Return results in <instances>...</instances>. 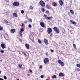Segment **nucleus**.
I'll use <instances>...</instances> for the list:
<instances>
[{"instance_id":"1","label":"nucleus","mask_w":80,"mask_h":80,"mask_svg":"<svg viewBox=\"0 0 80 80\" xmlns=\"http://www.w3.org/2000/svg\"><path fill=\"white\" fill-rule=\"evenodd\" d=\"M39 5L42 7H44L45 5V2H43V1L42 0H41L39 2Z\"/></svg>"},{"instance_id":"41","label":"nucleus","mask_w":80,"mask_h":80,"mask_svg":"<svg viewBox=\"0 0 80 80\" xmlns=\"http://www.w3.org/2000/svg\"><path fill=\"white\" fill-rule=\"evenodd\" d=\"M50 51L51 52H54V51L52 49H50Z\"/></svg>"},{"instance_id":"46","label":"nucleus","mask_w":80,"mask_h":80,"mask_svg":"<svg viewBox=\"0 0 80 80\" xmlns=\"http://www.w3.org/2000/svg\"><path fill=\"white\" fill-rule=\"evenodd\" d=\"M5 22L6 23H8V22L7 20Z\"/></svg>"},{"instance_id":"54","label":"nucleus","mask_w":80,"mask_h":80,"mask_svg":"<svg viewBox=\"0 0 80 80\" xmlns=\"http://www.w3.org/2000/svg\"><path fill=\"white\" fill-rule=\"evenodd\" d=\"M8 50H10V48H8Z\"/></svg>"},{"instance_id":"24","label":"nucleus","mask_w":80,"mask_h":80,"mask_svg":"<svg viewBox=\"0 0 80 80\" xmlns=\"http://www.w3.org/2000/svg\"><path fill=\"white\" fill-rule=\"evenodd\" d=\"M57 3L55 2H54L53 4V6H54V7H55L56 6H57Z\"/></svg>"},{"instance_id":"33","label":"nucleus","mask_w":80,"mask_h":80,"mask_svg":"<svg viewBox=\"0 0 80 80\" xmlns=\"http://www.w3.org/2000/svg\"><path fill=\"white\" fill-rule=\"evenodd\" d=\"M4 79H5V80H7V77H6V76H4Z\"/></svg>"},{"instance_id":"34","label":"nucleus","mask_w":80,"mask_h":80,"mask_svg":"<svg viewBox=\"0 0 80 80\" xmlns=\"http://www.w3.org/2000/svg\"><path fill=\"white\" fill-rule=\"evenodd\" d=\"M3 30V28L0 26V30Z\"/></svg>"},{"instance_id":"11","label":"nucleus","mask_w":80,"mask_h":80,"mask_svg":"<svg viewBox=\"0 0 80 80\" xmlns=\"http://www.w3.org/2000/svg\"><path fill=\"white\" fill-rule=\"evenodd\" d=\"M46 7L48 9H52V8L50 7V6L48 4H47Z\"/></svg>"},{"instance_id":"23","label":"nucleus","mask_w":80,"mask_h":80,"mask_svg":"<svg viewBox=\"0 0 80 80\" xmlns=\"http://www.w3.org/2000/svg\"><path fill=\"white\" fill-rule=\"evenodd\" d=\"M51 18H52V17L48 16L46 20H48V19L49 20H50V19H51Z\"/></svg>"},{"instance_id":"5","label":"nucleus","mask_w":80,"mask_h":80,"mask_svg":"<svg viewBox=\"0 0 80 80\" xmlns=\"http://www.w3.org/2000/svg\"><path fill=\"white\" fill-rule=\"evenodd\" d=\"M47 32L48 34H50L52 32V29L50 28H48Z\"/></svg>"},{"instance_id":"49","label":"nucleus","mask_w":80,"mask_h":80,"mask_svg":"<svg viewBox=\"0 0 80 80\" xmlns=\"http://www.w3.org/2000/svg\"><path fill=\"white\" fill-rule=\"evenodd\" d=\"M0 80H4L2 78H0Z\"/></svg>"},{"instance_id":"47","label":"nucleus","mask_w":80,"mask_h":80,"mask_svg":"<svg viewBox=\"0 0 80 80\" xmlns=\"http://www.w3.org/2000/svg\"><path fill=\"white\" fill-rule=\"evenodd\" d=\"M19 41H20V42H22V39H20L19 40Z\"/></svg>"},{"instance_id":"17","label":"nucleus","mask_w":80,"mask_h":80,"mask_svg":"<svg viewBox=\"0 0 80 80\" xmlns=\"http://www.w3.org/2000/svg\"><path fill=\"white\" fill-rule=\"evenodd\" d=\"M11 32L12 33H13L15 32V29H11Z\"/></svg>"},{"instance_id":"40","label":"nucleus","mask_w":80,"mask_h":80,"mask_svg":"<svg viewBox=\"0 0 80 80\" xmlns=\"http://www.w3.org/2000/svg\"><path fill=\"white\" fill-rule=\"evenodd\" d=\"M46 13H49V11L48 10L46 11Z\"/></svg>"},{"instance_id":"44","label":"nucleus","mask_w":80,"mask_h":80,"mask_svg":"<svg viewBox=\"0 0 80 80\" xmlns=\"http://www.w3.org/2000/svg\"><path fill=\"white\" fill-rule=\"evenodd\" d=\"M24 23H25V24H26L27 23V21H24Z\"/></svg>"},{"instance_id":"50","label":"nucleus","mask_w":80,"mask_h":80,"mask_svg":"<svg viewBox=\"0 0 80 80\" xmlns=\"http://www.w3.org/2000/svg\"><path fill=\"white\" fill-rule=\"evenodd\" d=\"M23 25H24V24L23 23H22L21 26H23Z\"/></svg>"},{"instance_id":"18","label":"nucleus","mask_w":80,"mask_h":80,"mask_svg":"<svg viewBox=\"0 0 80 80\" xmlns=\"http://www.w3.org/2000/svg\"><path fill=\"white\" fill-rule=\"evenodd\" d=\"M13 16H14V17H17V14H16V13L14 12V13H13Z\"/></svg>"},{"instance_id":"52","label":"nucleus","mask_w":80,"mask_h":80,"mask_svg":"<svg viewBox=\"0 0 80 80\" xmlns=\"http://www.w3.org/2000/svg\"><path fill=\"white\" fill-rule=\"evenodd\" d=\"M1 73H2V71L0 70V74H1Z\"/></svg>"},{"instance_id":"8","label":"nucleus","mask_w":80,"mask_h":80,"mask_svg":"<svg viewBox=\"0 0 80 80\" xmlns=\"http://www.w3.org/2000/svg\"><path fill=\"white\" fill-rule=\"evenodd\" d=\"M59 77H64L65 76V74L63 73L62 72H60L59 74Z\"/></svg>"},{"instance_id":"35","label":"nucleus","mask_w":80,"mask_h":80,"mask_svg":"<svg viewBox=\"0 0 80 80\" xmlns=\"http://www.w3.org/2000/svg\"><path fill=\"white\" fill-rule=\"evenodd\" d=\"M0 52L1 53H4V51H3V50H1L0 51Z\"/></svg>"},{"instance_id":"3","label":"nucleus","mask_w":80,"mask_h":80,"mask_svg":"<svg viewBox=\"0 0 80 80\" xmlns=\"http://www.w3.org/2000/svg\"><path fill=\"white\" fill-rule=\"evenodd\" d=\"M58 63H59V64H61V65L62 66V67H63L64 65H65L64 62H62V61H61L60 60H59L58 61Z\"/></svg>"},{"instance_id":"28","label":"nucleus","mask_w":80,"mask_h":80,"mask_svg":"<svg viewBox=\"0 0 80 80\" xmlns=\"http://www.w3.org/2000/svg\"><path fill=\"white\" fill-rule=\"evenodd\" d=\"M41 10L43 12H45V9H44L43 8H41Z\"/></svg>"},{"instance_id":"51","label":"nucleus","mask_w":80,"mask_h":80,"mask_svg":"<svg viewBox=\"0 0 80 80\" xmlns=\"http://www.w3.org/2000/svg\"><path fill=\"white\" fill-rule=\"evenodd\" d=\"M50 36H52V33H50Z\"/></svg>"},{"instance_id":"12","label":"nucleus","mask_w":80,"mask_h":80,"mask_svg":"<svg viewBox=\"0 0 80 80\" xmlns=\"http://www.w3.org/2000/svg\"><path fill=\"white\" fill-rule=\"evenodd\" d=\"M70 11L71 13V15H73L75 14V12H74V11H73V10H70Z\"/></svg>"},{"instance_id":"37","label":"nucleus","mask_w":80,"mask_h":80,"mask_svg":"<svg viewBox=\"0 0 80 80\" xmlns=\"http://www.w3.org/2000/svg\"><path fill=\"white\" fill-rule=\"evenodd\" d=\"M21 13H24V11L23 10H22L21 11Z\"/></svg>"},{"instance_id":"59","label":"nucleus","mask_w":80,"mask_h":80,"mask_svg":"<svg viewBox=\"0 0 80 80\" xmlns=\"http://www.w3.org/2000/svg\"><path fill=\"white\" fill-rule=\"evenodd\" d=\"M69 13H70V12H69Z\"/></svg>"},{"instance_id":"26","label":"nucleus","mask_w":80,"mask_h":80,"mask_svg":"<svg viewBox=\"0 0 80 80\" xmlns=\"http://www.w3.org/2000/svg\"><path fill=\"white\" fill-rule=\"evenodd\" d=\"M52 78H57V76H56V75H54L53 77H52Z\"/></svg>"},{"instance_id":"9","label":"nucleus","mask_w":80,"mask_h":80,"mask_svg":"<svg viewBox=\"0 0 80 80\" xmlns=\"http://www.w3.org/2000/svg\"><path fill=\"white\" fill-rule=\"evenodd\" d=\"M44 42L46 45H48V40L47 39H44Z\"/></svg>"},{"instance_id":"32","label":"nucleus","mask_w":80,"mask_h":80,"mask_svg":"<svg viewBox=\"0 0 80 80\" xmlns=\"http://www.w3.org/2000/svg\"><path fill=\"white\" fill-rule=\"evenodd\" d=\"M73 47L74 48H76V45L75 44H73Z\"/></svg>"},{"instance_id":"58","label":"nucleus","mask_w":80,"mask_h":80,"mask_svg":"<svg viewBox=\"0 0 80 80\" xmlns=\"http://www.w3.org/2000/svg\"><path fill=\"white\" fill-rule=\"evenodd\" d=\"M17 80H19V79H17Z\"/></svg>"},{"instance_id":"25","label":"nucleus","mask_w":80,"mask_h":80,"mask_svg":"<svg viewBox=\"0 0 80 80\" xmlns=\"http://www.w3.org/2000/svg\"><path fill=\"white\" fill-rule=\"evenodd\" d=\"M44 17L45 19L47 20V18L48 17V16H47V15L46 14H44Z\"/></svg>"},{"instance_id":"39","label":"nucleus","mask_w":80,"mask_h":80,"mask_svg":"<svg viewBox=\"0 0 80 80\" xmlns=\"http://www.w3.org/2000/svg\"><path fill=\"white\" fill-rule=\"evenodd\" d=\"M41 78H43L44 77L43 76V75H41V77H40Z\"/></svg>"},{"instance_id":"14","label":"nucleus","mask_w":80,"mask_h":80,"mask_svg":"<svg viewBox=\"0 0 80 80\" xmlns=\"http://www.w3.org/2000/svg\"><path fill=\"white\" fill-rule=\"evenodd\" d=\"M70 22L71 23H72V24H74V25H76V22H75L74 21H72V20H70Z\"/></svg>"},{"instance_id":"19","label":"nucleus","mask_w":80,"mask_h":80,"mask_svg":"<svg viewBox=\"0 0 80 80\" xmlns=\"http://www.w3.org/2000/svg\"><path fill=\"white\" fill-rule=\"evenodd\" d=\"M18 68H21V69H22V66L20 64H19Z\"/></svg>"},{"instance_id":"55","label":"nucleus","mask_w":80,"mask_h":80,"mask_svg":"<svg viewBox=\"0 0 80 80\" xmlns=\"http://www.w3.org/2000/svg\"><path fill=\"white\" fill-rule=\"evenodd\" d=\"M32 64H33V65H34V62H32Z\"/></svg>"},{"instance_id":"45","label":"nucleus","mask_w":80,"mask_h":80,"mask_svg":"<svg viewBox=\"0 0 80 80\" xmlns=\"http://www.w3.org/2000/svg\"><path fill=\"white\" fill-rule=\"evenodd\" d=\"M29 72H30L31 73H32V70H31V69H30V70H29Z\"/></svg>"},{"instance_id":"20","label":"nucleus","mask_w":80,"mask_h":80,"mask_svg":"<svg viewBox=\"0 0 80 80\" xmlns=\"http://www.w3.org/2000/svg\"><path fill=\"white\" fill-rule=\"evenodd\" d=\"M28 21L29 22H30V23H32V19H31V18H29L28 20Z\"/></svg>"},{"instance_id":"6","label":"nucleus","mask_w":80,"mask_h":80,"mask_svg":"<svg viewBox=\"0 0 80 80\" xmlns=\"http://www.w3.org/2000/svg\"><path fill=\"white\" fill-rule=\"evenodd\" d=\"M44 63L46 64L47 63H48L49 62V59L47 58H45L43 60Z\"/></svg>"},{"instance_id":"57","label":"nucleus","mask_w":80,"mask_h":80,"mask_svg":"<svg viewBox=\"0 0 80 80\" xmlns=\"http://www.w3.org/2000/svg\"><path fill=\"white\" fill-rule=\"evenodd\" d=\"M46 80H49V79H47Z\"/></svg>"},{"instance_id":"7","label":"nucleus","mask_w":80,"mask_h":80,"mask_svg":"<svg viewBox=\"0 0 80 80\" xmlns=\"http://www.w3.org/2000/svg\"><path fill=\"white\" fill-rule=\"evenodd\" d=\"M40 25L42 27H43V28H45V23L44 22H41L40 23Z\"/></svg>"},{"instance_id":"27","label":"nucleus","mask_w":80,"mask_h":80,"mask_svg":"<svg viewBox=\"0 0 80 80\" xmlns=\"http://www.w3.org/2000/svg\"><path fill=\"white\" fill-rule=\"evenodd\" d=\"M22 32H21V31H20L19 35L20 36H21V37H23V35H22Z\"/></svg>"},{"instance_id":"60","label":"nucleus","mask_w":80,"mask_h":80,"mask_svg":"<svg viewBox=\"0 0 80 80\" xmlns=\"http://www.w3.org/2000/svg\"><path fill=\"white\" fill-rule=\"evenodd\" d=\"M7 35V36H8V34Z\"/></svg>"},{"instance_id":"48","label":"nucleus","mask_w":80,"mask_h":80,"mask_svg":"<svg viewBox=\"0 0 80 80\" xmlns=\"http://www.w3.org/2000/svg\"><path fill=\"white\" fill-rule=\"evenodd\" d=\"M46 55H48V52H46Z\"/></svg>"},{"instance_id":"13","label":"nucleus","mask_w":80,"mask_h":80,"mask_svg":"<svg viewBox=\"0 0 80 80\" xmlns=\"http://www.w3.org/2000/svg\"><path fill=\"white\" fill-rule=\"evenodd\" d=\"M1 46L2 48L4 49L5 48V44L4 43H2L1 44Z\"/></svg>"},{"instance_id":"31","label":"nucleus","mask_w":80,"mask_h":80,"mask_svg":"<svg viewBox=\"0 0 80 80\" xmlns=\"http://www.w3.org/2000/svg\"><path fill=\"white\" fill-rule=\"evenodd\" d=\"M77 67H79V68H80V65L78 64H77Z\"/></svg>"},{"instance_id":"42","label":"nucleus","mask_w":80,"mask_h":80,"mask_svg":"<svg viewBox=\"0 0 80 80\" xmlns=\"http://www.w3.org/2000/svg\"><path fill=\"white\" fill-rule=\"evenodd\" d=\"M40 68H42V65H40L39 66Z\"/></svg>"},{"instance_id":"43","label":"nucleus","mask_w":80,"mask_h":80,"mask_svg":"<svg viewBox=\"0 0 80 80\" xmlns=\"http://www.w3.org/2000/svg\"><path fill=\"white\" fill-rule=\"evenodd\" d=\"M77 71H78V72H79L80 71V69L78 68H77L76 69Z\"/></svg>"},{"instance_id":"10","label":"nucleus","mask_w":80,"mask_h":80,"mask_svg":"<svg viewBox=\"0 0 80 80\" xmlns=\"http://www.w3.org/2000/svg\"><path fill=\"white\" fill-rule=\"evenodd\" d=\"M59 3L61 6H62L63 4V2L62 1V0H59Z\"/></svg>"},{"instance_id":"30","label":"nucleus","mask_w":80,"mask_h":80,"mask_svg":"<svg viewBox=\"0 0 80 80\" xmlns=\"http://www.w3.org/2000/svg\"><path fill=\"white\" fill-rule=\"evenodd\" d=\"M43 31V30H42V29L40 28L39 29V32H42V31Z\"/></svg>"},{"instance_id":"36","label":"nucleus","mask_w":80,"mask_h":80,"mask_svg":"<svg viewBox=\"0 0 80 80\" xmlns=\"http://www.w3.org/2000/svg\"><path fill=\"white\" fill-rule=\"evenodd\" d=\"M28 27H29V28H32V25H31V24H29L28 25Z\"/></svg>"},{"instance_id":"21","label":"nucleus","mask_w":80,"mask_h":80,"mask_svg":"<svg viewBox=\"0 0 80 80\" xmlns=\"http://www.w3.org/2000/svg\"><path fill=\"white\" fill-rule=\"evenodd\" d=\"M20 32H24V29L23 28H21L20 29Z\"/></svg>"},{"instance_id":"56","label":"nucleus","mask_w":80,"mask_h":80,"mask_svg":"<svg viewBox=\"0 0 80 80\" xmlns=\"http://www.w3.org/2000/svg\"><path fill=\"white\" fill-rule=\"evenodd\" d=\"M65 42H66V44H67V42L65 41Z\"/></svg>"},{"instance_id":"22","label":"nucleus","mask_w":80,"mask_h":80,"mask_svg":"<svg viewBox=\"0 0 80 80\" xmlns=\"http://www.w3.org/2000/svg\"><path fill=\"white\" fill-rule=\"evenodd\" d=\"M38 42L39 43L41 44L42 43V41L41 40H40L39 39L38 40Z\"/></svg>"},{"instance_id":"16","label":"nucleus","mask_w":80,"mask_h":80,"mask_svg":"<svg viewBox=\"0 0 80 80\" xmlns=\"http://www.w3.org/2000/svg\"><path fill=\"white\" fill-rule=\"evenodd\" d=\"M62 32L63 33H66V31H65V30L64 28H62Z\"/></svg>"},{"instance_id":"53","label":"nucleus","mask_w":80,"mask_h":80,"mask_svg":"<svg viewBox=\"0 0 80 80\" xmlns=\"http://www.w3.org/2000/svg\"><path fill=\"white\" fill-rule=\"evenodd\" d=\"M0 61L1 62H2V60H0Z\"/></svg>"},{"instance_id":"38","label":"nucleus","mask_w":80,"mask_h":80,"mask_svg":"<svg viewBox=\"0 0 80 80\" xmlns=\"http://www.w3.org/2000/svg\"><path fill=\"white\" fill-rule=\"evenodd\" d=\"M22 53H23V54H24V55H25V56H27V54H26V53H25L24 52H23Z\"/></svg>"},{"instance_id":"2","label":"nucleus","mask_w":80,"mask_h":80,"mask_svg":"<svg viewBox=\"0 0 80 80\" xmlns=\"http://www.w3.org/2000/svg\"><path fill=\"white\" fill-rule=\"evenodd\" d=\"M53 30L54 31H56V32L57 33H60V30H59V29L57 28V27H54L53 28Z\"/></svg>"},{"instance_id":"4","label":"nucleus","mask_w":80,"mask_h":80,"mask_svg":"<svg viewBox=\"0 0 80 80\" xmlns=\"http://www.w3.org/2000/svg\"><path fill=\"white\" fill-rule=\"evenodd\" d=\"M13 5L15 7H18L20 5V3L18 2H14L13 3Z\"/></svg>"},{"instance_id":"15","label":"nucleus","mask_w":80,"mask_h":80,"mask_svg":"<svg viewBox=\"0 0 80 80\" xmlns=\"http://www.w3.org/2000/svg\"><path fill=\"white\" fill-rule=\"evenodd\" d=\"M25 47L27 49H28L29 48V44H26Z\"/></svg>"},{"instance_id":"29","label":"nucleus","mask_w":80,"mask_h":80,"mask_svg":"<svg viewBox=\"0 0 80 80\" xmlns=\"http://www.w3.org/2000/svg\"><path fill=\"white\" fill-rule=\"evenodd\" d=\"M30 9H31V10H33V7H32V6H30Z\"/></svg>"}]
</instances>
